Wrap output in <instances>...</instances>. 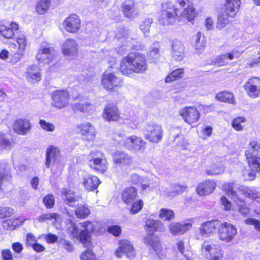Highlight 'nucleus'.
<instances>
[{
	"label": "nucleus",
	"mask_w": 260,
	"mask_h": 260,
	"mask_svg": "<svg viewBox=\"0 0 260 260\" xmlns=\"http://www.w3.org/2000/svg\"><path fill=\"white\" fill-rule=\"evenodd\" d=\"M38 220L41 222L47 221L48 220H54L52 221L53 224L56 226L57 229H59L61 228L60 224V217L55 213H47L43 214L39 217Z\"/></svg>",
	"instance_id": "nucleus-40"
},
{
	"label": "nucleus",
	"mask_w": 260,
	"mask_h": 260,
	"mask_svg": "<svg viewBox=\"0 0 260 260\" xmlns=\"http://www.w3.org/2000/svg\"><path fill=\"white\" fill-rule=\"evenodd\" d=\"M246 224L253 225L255 229L257 231H260V221L254 218H248L245 220Z\"/></svg>",
	"instance_id": "nucleus-64"
},
{
	"label": "nucleus",
	"mask_w": 260,
	"mask_h": 260,
	"mask_svg": "<svg viewBox=\"0 0 260 260\" xmlns=\"http://www.w3.org/2000/svg\"><path fill=\"white\" fill-rule=\"evenodd\" d=\"M249 167L251 169V170H245L243 172V175L244 177V179L246 180H252L255 178V172H260V171L254 170L249 165Z\"/></svg>",
	"instance_id": "nucleus-59"
},
{
	"label": "nucleus",
	"mask_w": 260,
	"mask_h": 260,
	"mask_svg": "<svg viewBox=\"0 0 260 260\" xmlns=\"http://www.w3.org/2000/svg\"><path fill=\"white\" fill-rule=\"evenodd\" d=\"M56 53L53 47L42 44L36 55L37 60L44 64H49L55 58Z\"/></svg>",
	"instance_id": "nucleus-12"
},
{
	"label": "nucleus",
	"mask_w": 260,
	"mask_h": 260,
	"mask_svg": "<svg viewBox=\"0 0 260 260\" xmlns=\"http://www.w3.org/2000/svg\"><path fill=\"white\" fill-rule=\"evenodd\" d=\"M41 127L45 131L53 132L55 130V126L52 123L47 122L45 120L41 119L39 121Z\"/></svg>",
	"instance_id": "nucleus-60"
},
{
	"label": "nucleus",
	"mask_w": 260,
	"mask_h": 260,
	"mask_svg": "<svg viewBox=\"0 0 260 260\" xmlns=\"http://www.w3.org/2000/svg\"><path fill=\"white\" fill-rule=\"evenodd\" d=\"M147 69L146 57L140 52L129 53L120 62V71L125 76H129L134 73L142 74Z\"/></svg>",
	"instance_id": "nucleus-2"
},
{
	"label": "nucleus",
	"mask_w": 260,
	"mask_h": 260,
	"mask_svg": "<svg viewBox=\"0 0 260 260\" xmlns=\"http://www.w3.org/2000/svg\"><path fill=\"white\" fill-rule=\"evenodd\" d=\"M128 34V30L124 28H120L116 33L115 38L118 40H121V42L124 43V46H121L118 51L120 55L129 50V49H134L133 46L129 44L130 41L127 38Z\"/></svg>",
	"instance_id": "nucleus-22"
},
{
	"label": "nucleus",
	"mask_w": 260,
	"mask_h": 260,
	"mask_svg": "<svg viewBox=\"0 0 260 260\" xmlns=\"http://www.w3.org/2000/svg\"><path fill=\"white\" fill-rule=\"evenodd\" d=\"M162 138V130L160 125L150 123L145 127V138L150 142L157 143Z\"/></svg>",
	"instance_id": "nucleus-14"
},
{
	"label": "nucleus",
	"mask_w": 260,
	"mask_h": 260,
	"mask_svg": "<svg viewBox=\"0 0 260 260\" xmlns=\"http://www.w3.org/2000/svg\"><path fill=\"white\" fill-rule=\"evenodd\" d=\"M146 143L141 138L135 135L125 138L122 145L128 150L134 152H143L146 149Z\"/></svg>",
	"instance_id": "nucleus-7"
},
{
	"label": "nucleus",
	"mask_w": 260,
	"mask_h": 260,
	"mask_svg": "<svg viewBox=\"0 0 260 260\" xmlns=\"http://www.w3.org/2000/svg\"><path fill=\"white\" fill-rule=\"evenodd\" d=\"M9 169L5 163L0 162V199L4 196V191L1 188V181L8 174Z\"/></svg>",
	"instance_id": "nucleus-49"
},
{
	"label": "nucleus",
	"mask_w": 260,
	"mask_h": 260,
	"mask_svg": "<svg viewBox=\"0 0 260 260\" xmlns=\"http://www.w3.org/2000/svg\"><path fill=\"white\" fill-rule=\"evenodd\" d=\"M74 111L82 113H89L94 110V106L87 102L81 101L73 105Z\"/></svg>",
	"instance_id": "nucleus-38"
},
{
	"label": "nucleus",
	"mask_w": 260,
	"mask_h": 260,
	"mask_svg": "<svg viewBox=\"0 0 260 260\" xmlns=\"http://www.w3.org/2000/svg\"><path fill=\"white\" fill-rule=\"evenodd\" d=\"M238 207L239 212L243 215L246 216L249 212V208L245 205V202L239 198H235L233 201Z\"/></svg>",
	"instance_id": "nucleus-45"
},
{
	"label": "nucleus",
	"mask_w": 260,
	"mask_h": 260,
	"mask_svg": "<svg viewBox=\"0 0 260 260\" xmlns=\"http://www.w3.org/2000/svg\"><path fill=\"white\" fill-rule=\"evenodd\" d=\"M240 0H225L224 4V12L231 18H235L241 6Z\"/></svg>",
	"instance_id": "nucleus-23"
},
{
	"label": "nucleus",
	"mask_w": 260,
	"mask_h": 260,
	"mask_svg": "<svg viewBox=\"0 0 260 260\" xmlns=\"http://www.w3.org/2000/svg\"><path fill=\"white\" fill-rule=\"evenodd\" d=\"M185 48L183 43L178 40L174 41L172 47V55L176 61L182 60L184 57Z\"/></svg>",
	"instance_id": "nucleus-30"
},
{
	"label": "nucleus",
	"mask_w": 260,
	"mask_h": 260,
	"mask_svg": "<svg viewBox=\"0 0 260 260\" xmlns=\"http://www.w3.org/2000/svg\"><path fill=\"white\" fill-rule=\"evenodd\" d=\"M12 145V143L5 137L4 134H0V151L3 150L9 149Z\"/></svg>",
	"instance_id": "nucleus-52"
},
{
	"label": "nucleus",
	"mask_w": 260,
	"mask_h": 260,
	"mask_svg": "<svg viewBox=\"0 0 260 260\" xmlns=\"http://www.w3.org/2000/svg\"><path fill=\"white\" fill-rule=\"evenodd\" d=\"M88 157L90 166L94 169L101 172H105L107 170V160L100 151H92Z\"/></svg>",
	"instance_id": "nucleus-8"
},
{
	"label": "nucleus",
	"mask_w": 260,
	"mask_h": 260,
	"mask_svg": "<svg viewBox=\"0 0 260 260\" xmlns=\"http://www.w3.org/2000/svg\"><path fill=\"white\" fill-rule=\"evenodd\" d=\"M187 222H172L168 226L170 233L174 236L182 235L187 232L192 228V219Z\"/></svg>",
	"instance_id": "nucleus-21"
},
{
	"label": "nucleus",
	"mask_w": 260,
	"mask_h": 260,
	"mask_svg": "<svg viewBox=\"0 0 260 260\" xmlns=\"http://www.w3.org/2000/svg\"><path fill=\"white\" fill-rule=\"evenodd\" d=\"M234 183L227 182L222 185V189L225 192L226 194L230 197L234 201L235 198H238L239 194H237L234 190Z\"/></svg>",
	"instance_id": "nucleus-42"
},
{
	"label": "nucleus",
	"mask_w": 260,
	"mask_h": 260,
	"mask_svg": "<svg viewBox=\"0 0 260 260\" xmlns=\"http://www.w3.org/2000/svg\"><path fill=\"white\" fill-rule=\"evenodd\" d=\"M62 196L65 202L70 206H74L78 201L79 197L74 194L73 191L64 189L62 191Z\"/></svg>",
	"instance_id": "nucleus-39"
},
{
	"label": "nucleus",
	"mask_w": 260,
	"mask_h": 260,
	"mask_svg": "<svg viewBox=\"0 0 260 260\" xmlns=\"http://www.w3.org/2000/svg\"><path fill=\"white\" fill-rule=\"evenodd\" d=\"M82 183L87 190H93L100 184L99 179L95 176L89 174L85 172L82 174Z\"/></svg>",
	"instance_id": "nucleus-25"
},
{
	"label": "nucleus",
	"mask_w": 260,
	"mask_h": 260,
	"mask_svg": "<svg viewBox=\"0 0 260 260\" xmlns=\"http://www.w3.org/2000/svg\"><path fill=\"white\" fill-rule=\"evenodd\" d=\"M17 42L18 44L19 51L16 55L19 56V59L22 56L26 45V38L23 35H20L17 37Z\"/></svg>",
	"instance_id": "nucleus-44"
},
{
	"label": "nucleus",
	"mask_w": 260,
	"mask_h": 260,
	"mask_svg": "<svg viewBox=\"0 0 260 260\" xmlns=\"http://www.w3.org/2000/svg\"><path fill=\"white\" fill-rule=\"evenodd\" d=\"M101 84L108 91H115L121 86L122 80L114 73L106 71L102 75Z\"/></svg>",
	"instance_id": "nucleus-6"
},
{
	"label": "nucleus",
	"mask_w": 260,
	"mask_h": 260,
	"mask_svg": "<svg viewBox=\"0 0 260 260\" xmlns=\"http://www.w3.org/2000/svg\"><path fill=\"white\" fill-rule=\"evenodd\" d=\"M69 99V93L67 90H55L52 94V105L58 109L64 108L68 105Z\"/></svg>",
	"instance_id": "nucleus-15"
},
{
	"label": "nucleus",
	"mask_w": 260,
	"mask_h": 260,
	"mask_svg": "<svg viewBox=\"0 0 260 260\" xmlns=\"http://www.w3.org/2000/svg\"><path fill=\"white\" fill-rule=\"evenodd\" d=\"M23 222V220L20 218H16L14 220H9L6 222H4V224H7L8 225H11L10 229H14L16 226L22 224Z\"/></svg>",
	"instance_id": "nucleus-62"
},
{
	"label": "nucleus",
	"mask_w": 260,
	"mask_h": 260,
	"mask_svg": "<svg viewBox=\"0 0 260 260\" xmlns=\"http://www.w3.org/2000/svg\"><path fill=\"white\" fill-rule=\"evenodd\" d=\"M176 3L180 7H187L183 10L182 16L185 18L188 21L194 20L197 16L198 13L193 6L194 0H176Z\"/></svg>",
	"instance_id": "nucleus-17"
},
{
	"label": "nucleus",
	"mask_w": 260,
	"mask_h": 260,
	"mask_svg": "<svg viewBox=\"0 0 260 260\" xmlns=\"http://www.w3.org/2000/svg\"><path fill=\"white\" fill-rule=\"evenodd\" d=\"M246 118L244 117L239 116L234 118L232 121L233 128L237 131H241L243 129L242 123L245 122Z\"/></svg>",
	"instance_id": "nucleus-54"
},
{
	"label": "nucleus",
	"mask_w": 260,
	"mask_h": 260,
	"mask_svg": "<svg viewBox=\"0 0 260 260\" xmlns=\"http://www.w3.org/2000/svg\"><path fill=\"white\" fill-rule=\"evenodd\" d=\"M63 25L68 32L75 33L80 28V20L77 15L71 14L64 20Z\"/></svg>",
	"instance_id": "nucleus-26"
},
{
	"label": "nucleus",
	"mask_w": 260,
	"mask_h": 260,
	"mask_svg": "<svg viewBox=\"0 0 260 260\" xmlns=\"http://www.w3.org/2000/svg\"><path fill=\"white\" fill-rule=\"evenodd\" d=\"M229 60L226 54L217 57L214 61V63L218 66H223L229 63Z\"/></svg>",
	"instance_id": "nucleus-61"
},
{
	"label": "nucleus",
	"mask_w": 260,
	"mask_h": 260,
	"mask_svg": "<svg viewBox=\"0 0 260 260\" xmlns=\"http://www.w3.org/2000/svg\"><path fill=\"white\" fill-rule=\"evenodd\" d=\"M186 186L179 184H175L172 187V191L166 192V194L169 197L175 196L181 193L186 189Z\"/></svg>",
	"instance_id": "nucleus-50"
},
{
	"label": "nucleus",
	"mask_w": 260,
	"mask_h": 260,
	"mask_svg": "<svg viewBox=\"0 0 260 260\" xmlns=\"http://www.w3.org/2000/svg\"><path fill=\"white\" fill-rule=\"evenodd\" d=\"M179 113L184 121L190 124L197 122L200 116V113L197 108L191 106L181 109Z\"/></svg>",
	"instance_id": "nucleus-16"
},
{
	"label": "nucleus",
	"mask_w": 260,
	"mask_h": 260,
	"mask_svg": "<svg viewBox=\"0 0 260 260\" xmlns=\"http://www.w3.org/2000/svg\"><path fill=\"white\" fill-rule=\"evenodd\" d=\"M30 127L29 121L26 119H18L13 124L14 132L19 135H26L29 131Z\"/></svg>",
	"instance_id": "nucleus-29"
},
{
	"label": "nucleus",
	"mask_w": 260,
	"mask_h": 260,
	"mask_svg": "<svg viewBox=\"0 0 260 260\" xmlns=\"http://www.w3.org/2000/svg\"><path fill=\"white\" fill-rule=\"evenodd\" d=\"M14 213L12 208L8 207H0V218H4L12 216Z\"/></svg>",
	"instance_id": "nucleus-56"
},
{
	"label": "nucleus",
	"mask_w": 260,
	"mask_h": 260,
	"mask_svg": "<svg viewBox=\"0 0 260 260\" xmlns=\"http://www.w3.org/2000/svg\"><path fill=\"white\" fill-rule=\"evenodd\" d=\"M226 14H220L218 15L217 18V22L216 24V27L221 30L225 27V26L230 23V20Z\"/></svg>",
	"instance_id": "nucleus-47"
},
{
	"label": "nucleus",
	"mask_w": 260,
	"mask_h": 260,
	"mask_svg": "<svg viewBox=\"0 0 260 260\" xmlns=\"http://www.w3.org/2000/svg\"><path fill=\"white\" fill-rule=\"evenodd\" d=\"M145 228L150 235L145 238L144 243L148 244L158 255L160 258L164 257L161 252V247L159 240L151 234L154 232H162L165 231L164 224L159 220H155L151 218H148L145 221Z\"/></svg>",
	"instance_id": "nucleus-3"
},
{
	"label": "nucleus",
	"mask_w": 260,
	"mask_h": 260,
	"mask_svg": "<svg viewBox=\"0 0 260 260\" xmlns=\"http://www.w3.org/2000/svg\"><path fill=\"white\" fill-rule=\"evenodd\" d=\"M260 150V145L257 141L253 140L249 142L245 155L248 163L254 170L260 171V157L255 155Z\"/></svg>",
	"instance_id": "nucleus-5"
},
{
	"label": "nucleus",
	"mask_w": 260,
	"mask_h": 260,
	"mask_svg": "<svg viewBox=\"0 0 260 260\" xmlns=\"http://www.w3.org/2000/svg\"><path fill=\"white\" fill-rule=\"evenodd\" d=\"M246 92L251 98H256L260 96V79L253 77L248 80L244 85Z\"/></svg>",
	"instance_id": "nucleus-18"
},
{
	"label": "nucleus",
	"mask_w": 260,
	"mask_h": 260,
	"mask_svg": "<svg viewBox=\"0 0 260 260\" xmlns=\"http://www.w3.org/2000/svg\"><path fill=\"white\" fill-rule=\"evenodd\" d=\"M124 123L128 125L132 128H136L138 125L139 122L135 117H131L129 118L125 119Z\"/></svg>",
	"instance_id": "nucleus-63"
},
{
	"label": "nucleus",
	"mask_w": 260,
	"mask_h": 260,
	"mask_svg": "<svg viewBox=\"0 0 260 260\" xmlns=\"http://www.w3.org/2000/svg\"><path fill=\"white\" fill-rule=\"evenodd\" d=\"M117 257H121L122 254H125L127 258L132 259L135 257V252L133 245L126 240H121L119 244V248L115 252Z\"/></svg>",
	"instance_id": "nucleus-19"
},
{
	"label": "nucleus",
	"mask_w": 260,
	"mask_h": 260,
	"mask_svg": "<svg viewBox=\"0 0 260 260\" xmlns=\"http://www.w3.org/2000/svg\"><path fill=\"white\" fill-rule=\"evenodd\" d=\"M160 45L159 42H154L147 53L148 59L151 62H156L160 56Z\"/></svg>",
	"instance_id": "nucleus-37"
},
{
	"label": "nucleus",
	"mask_w": 260,
	"mask_h": 260,
	"mask_svg": "<svg viewBox=\"0 0 260 260\" xmlns=\"http://www.w3.org/2000/svg\"><path fill=\"white\" fill-rule=\"evenodd\" d=\"M161 11L177 13L178 9L175 7L174 5L172 2L166 1L162 5Z\"/></svg>",
	"instance_id": "nucleus-58"
},
{
	"label": "nucleus",
	"mask_w": 260,
	"mask_h": 260,
	"mask_svg": "<svg viewBox=\"0 0 260 260\" xmlns=\"http://www.w3.org/2000/svg\"><path fill=\"white\" fill-rule=\"evenodd\" d=\"M113 158L115 164L121 166H129L133 162L132 157L123 151L115 152L113 154Z\"/></svg>",
	"instance_id": "nucleus-27"
},
{
	"label": "nucleus",
	"mask_w": 260,
	"mask_h": 260,
	"mask_svg": "<svg viewBox=\"0 0 260 260\" xmlns=\"http://www.w3.org/2000/svg\"><path fill=\"white\" fill-rule=\"evenodd\" d=\"M52 0H40L36 5V11L40 15L46 13L51 4Z\"/></svg>",
	"instance_id": "nucleus-41"
},
{
	"label": "nucleus",
	"mask_w": 260,
	"mask_h": 260,
	"mask_svg": "<svg viewBox=\"0 0 260 260\" xmlns=\"http://www.w3.org/2000/svg\"><path fill=\"white\" fill-rule=\"evenodd\" d=\"M59 156L58 149L54 146H51L48 147L46 154V167L49 168L53 162H55Z\"/></svg>",
	"instance_id": "nucleus-34"
},
{
	"label": "nucleus",
	"mask_w": 260,
	"mask_h": 260,
	"mask_svg": "<svg viewBox=\"0 0 260 260\" xmlns=\"http://www.w3.org/2000/svg\"><path fill=\"white\" fill-rule=\"evenodd\" d=\"M220 225L218 220H212L203 222L198 229L196 237L197 239L210 236Z\"/></svg>",
	"instance_id": "nucleus-9"
},
{
	"label": "nucleus",
	"mask_w": 260,
	"mask_h": 260,
	"mask_svg": "<svg viewBox=\"0 0 260 260\" xmlns=\"http://www.w3.org/2000/svg\"><path fill=\"white\" fill-rule=\"evenodd\" d=\"M103 117L105 120L109 121L117 120L119 118L117 108L113 105H108L104 109Z\"/></svg>",
	"instance_id": "nucleus-32"
},
{
	"label": "nucleus",
	"mask_w": 260,
	"mask_h": 260,
	"mask_svg": "<svg viewBox=\"0 0 260 260\" xmlns=\"http://www.w3.org/2000/svg\"><path fill=\"white\" fill-rule=\"evenodd\" d=\"M61 49L63 55L70 59L74 58L78 53L77 43L72 39H68L64 41Z\"/></svg>",
	"instance_id": "nucleus-20"
},
{
	"label": "nucleus",
	"mask_w": 260,
	"mask_h": 260,
	"mask_svg": "<svg viewBox=\"0 0 260 260\" xmlns=\"http://www.w3.org/2000/svg\"><path fill=\"white\" fill-rule=\"evenodd\" d=\"M192 45L196 54H200L204 50L206 46V41L204 38L202 39V34L200 32H197L193 37Z\"/></svg>",
	"instance_id": "nucleus-36"
},
{
	"label": "nucleus",
	"mask_w": 260,
	"mask_h": 260,
	"mask_svg": "<svg viewBox=\"0 0 260 260\" xmlns=\"http://www.w3.org/2000/svg\"><path fill=\"white\" fill-rule=\"evenodd\" d=\"M205 257L209 260H221L223 252L221 247L215 244H209L204 242L202 247Z\"/></svg>",
	"instance_id": "nucleus-13"
},
{
	"label": "nucleus",
	"mask_w": 260,
	"mask_h": 260,
	"mask_svg": "<svg viewBox=\"0 0 260 260\" xmlns=\"http://www.w3.org/2000/svg\"><path fill=\"white\" fill-rule=\"evenodd\" d=\"M224 169L221 165H213L208 169L206 172L208 175H217L223 173Z\"/></svg>",
	"instance_id": "nucleus-48"
},
{
	"label": "nucleus",
	"mask_w": 260,
	"mask_h": 260,
	"mask_svg": "<svg viewBox=\"0 0 260 260\" xmlns=\"http://www.w3.org/2000/svg\"><path fill=\"white\" fill-rule=\"evenodd\" d=\"M138 198L137 190L134 187H126L121 193L122 201L127 205H131L130 212L132 214L138 213L143 208V202Z\"/></svg>",
	"instance_id": "nucleus-4"
},
{
	"label": "nucleus",
	"mask_w": 260,
	"mask_h": 260,
	"mask_svg": "<svg viewBox=\"0 0 260 260\" xmlns=\"http://www.w3.org/2000/svg\"><path fill=\"white\" fill-rule=\"evenodd\" d=\"M80 224L83 228L79 231V229L75 222L72 220H67V226L68 233L73 240L82 243L88 249L83 252L80 255L81 260H95V256L92 250L89 248L91 246L90 237L91 231L93 230V226L90 221L81 222Z\"/></svg>",
	"instance_id": "nucleus-1"
},
{
	"label": "nucleus",
	"mask_w": 260,
	"mask_h": 260,
	"mask_svg": "<svg viewBox=\"0 0 260 260\" xmlns=\"http://www.w3.org/2000/svg\"><path fill=\"white\" fill-rule=\"evenodd\" d=\"M159 217L164 220H171L174 218V211L171 209L162 208L159 214Z\"/></svg>",
	"instance_id": "nucleus-46"
},
{
	"label": "nucleus",
	"mask_w": 260,
	"mask_h": 260,
	"mask_svg": "<svg viewBox=\"0 0 260 260\" xmlns=\"http://www.w3.org/2000/svg\"><path fill=\"white\" fill-rule=\"evenodd\" d=\"M216 187V183L213 180H206L200 183L196 188L197 193L200 196L212 193Z\"/></svg>",
	"instance_id": "nucleus-24"
},
{
	"label": "nucleus",
	"mask_w": 260,
	"mask_h": 260,
	"mask_svg": "<svg viewBox=\"0 0 260 260\" xmlns=\"http://www.w3.org/2000/svg\"><path fill=\"white\" fill-rule=\"evenodd\" d=\"M177 13L161 11L158 18L159 23L162 25H168L174 24L176 20Z\"/></svg>",
	"instance_id": "nucleus-33"
},
{
	"label": "nucleus",
	"mask_w": 260,
	"mask_h": 260,
	"mask_svg": "<svg viewBox=\"0 0 260 260\" xmlns=\"http://www.w3.org/2000/svg\"><path fill=\"white\" fill-rule=\"evenodd\" d=\"M183 73L184 70L183 69H177L169 74L166 77L165 81L166 82H171L178 78H181Z\"/></svg>",
	"instance_id": "nucleus-53"
},
{
	"label": "nucleus",
	"mask_w": 260,
	"mask_h": 260,
	"mask_svg": "<svg viewBox=\"0 0 260 260\" xmlns=\"http://www.w3.org/2000/svg\"><path fill=\"white\" fill-rule=\"evenodd\" d=\"M237 233L235 226L228 222H220V225L218 228V235L221 241L230 242L234 239Z\"/></svg>",
	"instance_id": "nucleus-10"
},
{
	"label": "nucleus",
	"mask_w": 260,
	"mask_h": 260,
	"mask_svg": "<svg viewBox=\"0 0 260 260\" xmlns=\"http://www.w3.org/2000/svg\"><path fill=\"white\" fill-rule=\"evenodd\" d=\"M152 22L153 20L151 18H148L145 19L140 24V28L145 36H147V34L149 32Z\"/></svg>",
	"instance_id": "nucleus-55"
},
{
	"label": "nucleus",
	"mask_w": 260,
	"mask_h": 260,
	"mask_svg": "<svg viewBox=\"0 0 260 260\" xmlns=\"http://www.w3.org/2000/svg\"><path fill=\"white\" fill-rule=\"evenodd\" d=\"M18 28L19 26L15 22H11L7 25L0 24V34L6 38L12 39Z\"/></svg>",
	"instance_id": "nucleus-31"
},
{
	"label": "nucleus",
	"mask_w": 260,
	"mask_h": 260,
	"mask_svg": "<svg viewBox=\"0 0 260 260\" xmlns=\"http://www.w3.org/2000/svg\"><path fill=\"white\" fill-rule=\"evenodd\" d=\"M122 9L124 15L127 18L134 17L137 14L136 4L133 0H126L122 4Z\"/></svg>",
	"instance_id": "nucleus-35"
},
{
	"label": "nucleus",
	"mask_w": 260,
	"mask_h": 260,
	"mask_svg": "<svg viewBox=\"0 0 260 260\" xmlns=\"http://www.w3.org/2000/svg\"><path fill=\"white\" fill-rule=\"evenodd\" d=\"M77 132L82 139L87 142L93 141L96 135V131L94 126L90 122H84L76 126Z\"/></svg>",
	"instance_id": "nucleus-11"
},
{
	"label": "nucleus",
	"mask_w": 260,
	"mask_h": 260,
	"mask_svg": "<svg viewBox=\"0 0 260 260\" xmlns=\"http://www.w3.org/2000/svg\"><path fill=\"white\" fill-rule=\"evenodd\" d=\"M217 100L221 102H226L230 104H234V98L233 94L228 91L221 92L216 95Z\"/></svg>",
	"instance_id": "nucleus-43"
},
{
	"label": "nucleus",
	"mask_w": 260,
	"mask_h": 260,
	"mask_svg": "<svg viewBox=\"0 0 260 260\" xmlns=\"http://www.w3.org/2000/svg\"><path fill=\"white\" fill-rule=\"evenodd\" d=\"M25 74L27 81L32 83H36L41 80L40 70L36 64H31L28 66Z\"/></svg>",
	"instance_id": "nucleus-28"
},
{
	"label": "nucleus",
	"mask_w": 260,
	"mask_h": 260,
	"mask_svg": "<svg viewBox=\"0 0 260 260\" xmlns=\"http://www.w3.org/2000/svg\"><path fill=\"white\" fill-rule=\"evenodd\" d=\"M90 214L89 210L84 205H80L75 210V214L79 218H85Z\"/></svg>",
	"instance_id": "nucleus-51"
},
{
	"label": "nucleus",
	"mask_w": 260,
	"mask_h": 260,
	"mask_svg": "<svg viewBox=\"0 0 260 260\" xmlns=\"http://www.w3.org/2000/svg\"><path fill=\"white\" fill-rule=\"evenodd\" d=\"M43 202L47 208H51L54 205L55 200L53 194H49L46 196L43 200Z\"/></svg>",
	"instance_id": "nucleus-57"
}]
</instances>
